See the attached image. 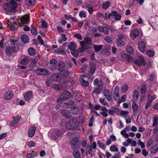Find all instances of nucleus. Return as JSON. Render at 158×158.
I'll return each mask as SVG.
<instances>
[{
	"mask_svg": "<svg viewBox=\"0 0 158 158\" xmlns=\"http://www.w3.org/2000/svg\"><path fill=\"white\" fill-rule=\"evenodd\" d=\"M17 7L16 3L14 0H11L10 3H7L3 6V8L6 14L12 15Z\"/></svg>",
	"mask_w": 158,
	"mask_h": 158,
	"instance_id": "obj_1",
	"label": "nucleus"
},
{
	"mask_svg": "<svg viewBox=\"0 0 158 158\" xmlns=\"http://www.w3.org/2000/svg\"><path fill=\"white\" fill-rule=\"evenodd\" d=\"M11 47L8 46L6 48L5 51L7 54L10 55L14 52H16L19 50L17 45L18 41L12 39L10 40Z\"/></svg>",
	"mask_w": 158,
	"mask_h": 158,
	"instance_id": "obj_2",
	"label": "nucleus"
},
{
	"mask_svg": "<svg viewBox=\"0 0 158 158\" xmlns=\"http://www.w3.org/2000/svg\"><path fill=\"white\" fill-rule=\"evenodd\" d=\"M71 121L68 122L65 124V127L69 130L75 129L77 125V119L74 116H72L71 118Z\"/></svg>",
	"mask_w": 158,
	"mask_h": 158,
	"instance_id": "obj_3",
	"label": "nucleus"
},
{
	"mask_svg": "<svg viewBox=\"0 0 158 158\" xmlns=\"http://www.w3.org/2000/svg\"><path fill=\"white\" fill-rule=\"evenodd\" d=\"M70 94L68 91H65L62 94H61L60 97L57 100L58 102H60L62 101H64L70 97Z\"/></svg>",
	"mask_w": 158,
	"mask_h": 158,
	"instance_id": "obj_4",
	"label": "nucleus"
},
{
	"mask_svg": "<svg viewBox=\"0 0 158 158\" xmlns=\"http://www.w3.org/2000/svg\"><path fill=\"white\" fill-rule=\"evenodd\" d=\"M79 140L77 138H74L70 142V146L73 149L75 150L79 147Z\"/></svg>",
	"mask_w": 158,
	"mask_h": 158,
	"instance_id": "obj_5",
	"label": "nucleus"
},
{
	"mask_svg": "<svg viewBox=\"0 0 158 158\" xmlns=\"http://www.w3.org/2000/svg\"><path fill=\"white\" fill-rule=\"evenodd\" d=\"M133 62L135 64L139 66H140L142 64L144 66L146 64L144 58L141 56H139L138 59H134Z\"/></svg>",
	"mask_w": 158,
	"mask_h": 158,
	"instance_id": "obj_6",
	"label": "nucleus"
},
{
	"mask_svg": "<svg viewBox=\"0 0 158 158\" xmlns=\"http://www.w3.org/2000/svg\"><path fill=\"white\" fill-rule=\"evenodd\" d=\"M57 61L54 59H52L50 61V65L49 66L50 69L53 72L56 71L57 69Z\"/></svg>",
	"mask_w": 158,
	"mask_h": 158,
	"instance_id": "obj_7",
	"label": "nucleus"
},
{
	"mask_svg": "<svg viewBox=\"0 0 158 158\" xmlns=\"http://www.w3.org/2000/svg\"><path fill=\"white\" fill-rule=\"evenodd\" d=\"M111 16L114 17V19L116 20L119 21L121 19V16L120 14H118V12L116 11H113L110 13L108 14V17L110 18Z\"/></svg>",
	"mask_w": 158,
	"mask_h": 158,
	"instance_id": "obj_8",
	"label": "nucleus"
},
{
	"mask_svg": "<svg viewBox=\"0 0 158 158\" xmlns=\"http://www.w3.org/2000/svg\"><path fill=\"white\" fill-rule=\"evenodd\" d=\"M61 132L58 129H55L52 132L51 138L55 139L59 137L62 135Z\"/></svg>",
	"mask_w": 158,
	"mask_h": 158,
	"instance_id": "obj_9",
	"label": "nucleus"
},
{
	"mask_svg": "<svg viewBox=\"0 0 158 158\" xmlns=\"http://www.w3.org/2000/svg\"><path fill=\"white\" fill-rule=\"evenodd\" d=\"M103 84L102 82H101L98 85V87L95 88L92 92V94H100L103 88Z\"/></svg>",
	"mask_w": 158,
	"mask_h": 158,
	"instance_id": "obj_10",
	"label": "nucleus"
},
{
	"mask_svg": "<svg viewBox=\"0 0 158 158\" xmlns=\"http://www.w3.org/2000/svg\"><path fill=\"white\" fill-rule=\"evenodd\" d=\"M119 89L118 86H116L113 90V96L114 99L116 101L119 99Z\"/></svg>",
	"mask_w": 158,
	"mask_h": 158,
	"instance_id": "obj_11",
	"label": "nucleus"
},
{
	"mask_svg": "<svg viewBox=\"0 0 158 158\" xmlns=\"http://www.w3.org/2000/svg\"><path fill=\"white\" fill-rule=\"evenodd\" d=\"M21 117L18 115L13 118V120L12 121L10 124V126L11 127H14L17 125L19 123V120L21 119Z\"/></svg>",
	"mask_w": 158,
	"mask_h": 158,
	"instance_id": "obj_12",
	"label": "nucleus"
},
{
	"mask_svg": "<svg viewBox=\"0 0 158 158\" xmlns=\"http://www.w3.org/2000/svg\"><path fill=\"white\" fill-rule=\"evenodd\" d=\"M36 130V127L35 126H33L30 127L28 132L29 137H33L35 134Z\"/></svg>",
	"mask_w": 158,
	"mask_h": 158,
	"instance_id": "obj_13",
	"label": "nucleus"
},
{
	"mask_svg": "<svg viewBox=\"0 0 158 158\" xmlns=\"http://www.w3.org/2000/svg\"><path fill=\"white\" fill-rule=\"evenodd\" d=\"M23 96L25 100L27 101H28L33 97L32 93L31 91H29L24 93Z\"/></svg>",
	"mask_w": 158,
	"mask_h": 158,
	"instance_id": "obj_14",
	"label": "nucleus"
},
{
	"mask_svg": "<svg viewBox=\"0 0 158 158\" xmlns=\"http://www.w3.org/2000/svg\"><path fill=\"white\" fill-rule=\"evenodd\" d=\"M138 48L140 52L143 53L145 51V44L144 42L139 41L138 44Z\"/></svg>",
	"mask_w": 158,
	"mask_h": 158,
	"instance_id": "obj_15",
	"label": "nucleus"
},
{
	"mask_svg": "<svg viewBox=\"0 0 158 158\" xmlns=\"http://www.w3.org/2000/svg\"><path fill=\"white\" fill-rule=\"evenodd\" d=\"M104 95L106 99L110 101L112 100V97L110 91L107 89H105L103 91Z\"/></svg>",
	"mask_w": 158,
	"mask_h": 158,
	"instance_id": "obj_16",
	"label": "nucleus"
},
{
	"mask_svg": "<svg viewBox=\"0 0 158 158\" xmlns=\"http://www.w3.org/2000/svg\"><path fill=\"white\" fill-rule=\"evenodd\" d=\"M13 92L10 91L4 94V98L6 100H9L13 97Z\"/></svg>",
	"mask_w": 158,
	"mask_h": 158,
	"instance_id": "obj_17",
	"label": "nucleus"
},
{
	"mask_svg": "<svg viewBox=\"0 0 158 158\" xmlns=\"http://www.w3.org/2000/svg\"><path fill=\"white\" fill-rule=\"evenodd\" d=\"M48 73V70L45 69L39 68L37 74L39 75H47Z\"/></svg>",
	"mask_w": 158,
	"mask_h": 158,
	"instance_id": "obj_18",
	"label": "nucleus"
},
{
	"mask_svg": "<svg viewBox=\"0 0 158 158\" xmlns=\"http://www.w3.org/2000/svg\"><path fill=\"white\" fill-rule=\"evenodd\" d=\"M98 30L100 32H102L105 34H108L109 33L108 29L105 27L99 26L98 28Z\"/></svg>",
	"mask_w": 158,
	"mask_h": 158,
	"instance_id": "obj_19",
	"label": "nucleus"
},
{
	"mask_svg": "<svg viewBox=\"0 0 158 158\" xmlns=\"http://www.w3.org/2000/svg\"><path fill=\"white\" fill-rule=\"evenodd\" d=\"M139 33V31L138 29H134L132 31L131 34V37L133 38H135L138 36Z\"/></svg>",
	"mask_w": 158,
	"mask_h": 158,
	"instance_id": "obj_20",
	"label": "nucleus"
},
{
	"mask_svg": "<svg viewBox=\"0 0 158 158\" xmlns=\"http://www.w3.org/2000/svg\"><path fill=\"white\" fill-rule=\"evenodd\" d=\"M38 154L37 152L32 151L31 153H27L26 156V158H34L36 157Z\"/></svg>",
	"mask_w": 158,
	"mask_h": 158,
	"instance_id": "obj_21",
	"label": "nucleus"
},
{
	"mask_svg": "<svg viewBox=\"0 0 158 158\" xmlns=\"http://www.w3.org/2000/svg\"><path fill=\"white\" fill-rule=\"evenodd\" d=\"M61 114L63 116H65L67 118H69L72 117L70 115L69 111L68 110H63L61 112Z\"/></svg>",
	"mask_w": 158,
	"mask_h": 158,
	"instance_id": "obj_22",
	"label": "nucleus"
},
{
	"mask_svg": "<svg viewBox=\"0 0 158 158\" xmlns=\"http://www.w3.org/2000/svg\"><path fill=\"white\" fill-rule=\"evenodd\" d=\"M96 65L94 62H91L90 63V73L92 74H94L96 70Z\"/></svg>",
	"mask_w": 158,
	"mask_h": 158,
	"instance_id": "obj_23",
	"label": "nucleus"
},
{
	"mask_svg": "<svg viewBox=\"0 0 158 158\" xmlns=\"http://www.w3.org/2000/svg\"><path fill=\"white\" fill-rule=\"evenodd\" d=\"M150 152L153 154L156 153L158 151V145L155 144L151 147L149 149Z\"/></svg>",
	"mask_w": 158,
	"mask_h": 158,
	"instance_id": "obj_24",
	"label": "nucleus"
},
{
	"mask_svg": "<svg viewBox=\"0 0 158 158\" xmlns=\"http://www.w3.org/2000/svg\"><path fill=\"white\" fill-rule=\"evenodd\" d=\"M70 111L71 114L75 115L78 114L79 112L78 108L75 106L72 107L70 110Z\"/></svg>",
	"mask_w": 158,
	"mask_h": 158,
	"instance_id": "obj_25",
	"label": "nucleus"
},
{
	"mask_svg": "<svg viewBox=\"0 0 158 158\" xmlns=\"http://www.w3.org/2000/svg\"><path fill=\"white\" fill-rule=\"evenodd\" d=\"M57 69L60 72L64 70V64L62 61H60L58 64V67Z\"/></svg>",
	"mask_w": 158,
	"mask_h": 158,
	"instance_id": "obj_26",
	"label": "nucleus"
},
{
	"mask_svg": "<svg viewBox=\"0 0 158 158\" xmlns=\"http://www.w3.org/2000/svg\"><path fill=\"white\" fill-rule=\"evenodd\" d=\"M30 59L27 57H25L22 59L20 61V63L21 64L26 65L29 63Z\"/></svg>",
	"mask_w": 158,
	"mask_h": 158,
	"instance_id": "obj_27",
	"label": "nucleus"
},
{
	"mask_svg": "<svg viewBox=\"0 0 158 158\" xmlns=\"http://www.w3.org/2000/svg\"><path fill=\"white\" fill-rule=\"evenodd\" d=\"M68 47L69 49L71 51L74 49H75L76 47L75 43L73 42H71L69 43L68 45Z\"/></svg>",
	"mask_w": 158,
	"mask_h": 158,
	"instance_id": "obj_28",
	"label": "nucleus"
},
{
	"mask_svg": "<svg viewBox=\"0 0 158 158\" xmlns=\"http://www.w3.org/2000/svg\"><path fill=\"white\" fill-rule=\"evenodd\" d=\"M29 17L28 16H23L21 18V22L23 24H26L28 23Z\"/></svg>",
	"mask_w": 158,
	"mask_h": 158,
	"instance_id": "obj_29",
	"label": "nucleus"
},
{
	"mask_svg": "<svg viewBox=\"0 0 158 158\" xmlns=\"http://www.w3.org/2000/svg\"><path fill=\"white\" fill-rule=\"evenodd\" d=\"M92 145L89 146L87 147V149L86 150V155H87L88 154H89L90 155V156H92Z\"/></svg>",
	"mask_w": 158,
	"mask_h": 158,
	"instance_id": "obj_30",
	"label": "nucleus"
},
{
	"mask_svg": "<svg viewBox=\"0 0 158 158\" xmlns=\"http://www.w3.org/2000/svg\"><path fill=\"white\" fill-rule=\"evenodd\" d=\"M21 40L23 42L27 43L28 41L29 38L27 35L24 34L21 36Z\"/></svg>",
	"mask_w": 158,
	"mask_h": 158,
	"instance_id": "obj_31",
	"label": "nucleus"
},
{
	"mask_svg": "<svg viewBox=\"0 0 158 158\" xmlns=\"http://www.w3.org/2000/svg\"><path fill=\"white\" fill-rule=\"evenodd\" d=\"M79 81L82 85L85 87L87 86L89 84V82L88 81L84 80L83 78H82V77L79 79Z\"/></svg>",
	"mask_w": 158,
	"mask_h": 158,
	"instance_id": "obj_32",
	"label": "nucleus"
},
{
	"mask_svg": "<svg viewBox=\"0 0 158 158\" xmlns=\"http://www.w3.org/2000/svg\"><path fill=\"white\" fill-rule=\"evenodd\" d=\"M25 2L28 6H29L34 5L35 3V0H25Z\"/></svg>",
	"mask_w": 158,
	"mask_h": 158,
	"instance_id": "obj_33",
	"label": "nucleus"
},
{
	"mask_svg": "<svg viewBox=\"0 0 158 158\" xmlns=\"http://www.w3.org/2000/svg\"><path fill=\"white\" fill-rule=\"evenodd\" d=\"M139 96V93L137 90H135L133 94V98L135 100H137Z\"/></svg>",
	"mask_w": 158,
	"mask_h": 158,
	"instance_id": "obj_34",
	"label": "nucleus"
},
{
	"mask_svg": "<svg viewBox=\"0 0 158 158\" xmlns=\"http://www.w3.org/2000/svg\"><path fill=\"white\" fill-rule=\"evenodd\" d=\"M126 50L127 52L131 55L134 54V51L133 48L131 46H128L126 48Z\"/></svg>",
	"mask_w": 158,
	"mask_h": 158,
	"instance_id": "obj_35",
	"label": "nucleus"
},
{
	"mask_svg": "<svg viewBox=\"0 0 158 158\" xmlns=\"http://www.w3.org/2000/svg\"><path fill=\"white\" fill-rule=\"evenodd\" d=\"M28 53L30 56H33L36 53L35 49L32 48H30L28 49Z\"/></svg>",
	"mask_w": 158,
	"mask_h": 158,
	"instance_id": "obj_36",
	"label": "nucleus"
},
{
	"mask_svg": "<svg viewBox=\"0 0 158 158\" xmlns=\"http://www.w3.org/2000/svg\"><path fill=\"white\" fill-rule=\"evenodd\" d=\"M85 7L87 8V10L90 14L91 15L94 12L93 7L89 4H86Z\"/></svg>",
	"mask_w": 158,
	"mask_h": 158,
	"instance_id": "obj_37",
	"label": "nucleus"
},
{
	"mask_svg": "<svg viewBox=\"0 0 158 158\" xmlns=\"http://www.w3.org/2000/svg\"><path fill=\"white\" fill-rule=\"evenodd\" d=\"M69 74V71L67 70H63L61 72V77H67Z\"/></svg>",
	"mask_w": 158,
	"mask_h": 158,
	"instance_id": "obj_38",
	"label": "nucleus"
},
{
	"mask_svg": "<svg viewBox=\"0 0 158 158\" xmlns=\"http://www.w3.org/2000/svg\"><path fill=\"white\" fill-rule=\"evenodd\" d=\"M96 52H98L102 49V46L101 45H97L94 44L93 46Z\"/></svg>",
	"mask_w": 158,
	"mask_h": 158,
	"instance_id": "obj_39",
	"label": "nucleus"
},
{
	"mask_svg": "<svg viewBox=\"0 0 158 158\" xmlns=\"http://www.w3.org/2000/svg\"><path fill=\"white\" fill-rule=\"evenodd\" d=\"M73 155L75 158H81L80 153L79 151H74Z\"/></svg>",
	"mask_w": 158,
	"mask_h": 158,
	"instance_id": "obj_40",
	"label": "nucleus"
},
{
	"mask_svg": "<svg viewBox=\"0 0 158 158\" xmlns=\"http://www.w3.org/2000/svg\"><path fill=\"white\" fill-rule=\"evenodd\" d=\"M39 69V68L36 65H32L30 66V70L36 71L37 72H38Z\"/></svg>",
	"mask_w": 158,
	"mask_h": 158,
	"instance_id": "obj_41",
	"label": "nucleus"
},
{
	"mask_svg": "<svg viewBox=\"0 0 158 158\" xmlns=\"http://www.w3.org/2000/svg\"><path fill=\"white\" fill-rule=\"evenodd\" d=\"M125 40H117V46L119 47H122L125 44Z\"/></svg>",
	"mask_w": 158,
	"mask_h": 158,
	"instance_id": "obj_42",
	"label": "nucleus"
},
{
	"mask_svg": "<svg viewBox=\"0 0 158 158\" xmlns=\"http://www.w3.org/2000/svg\"><path fill=\"white\" fill-rule=\"evenodd\" d=\"M97 144L99 147L102 149L104 150L105 149L106 146L105 144L100 142L99 140L97 141Z\"/></svg>",
	"mask_w": 158,
	"mask_h": 158,
	"instance_id": "obj_43",
	"label": "nucleus"
},
{
	"mask_svg": "<svg viewBox=\"0 0 158 158\" xmlns=\"http://www.w3.org/2000/svg\"><path fill=\"white\" fill-rule=\"evenodd\" d=\"M150 21L152 23L154 24L155 23H156V21H157V25L158 27V16H156L154 17H152Z\"/></svg>",
	"mask_w": 158,
	"mask_h": 158,
	"instance_id": "obj_44",
	"label": "nucleus"
},
{
	"mask_svg": "<svg viewBox=\"0 0 158 158\" xmlns=\"http://www.w3.org/2000/svg\"><path fill=\"white\" fill-rule=\"evenodd\" d=\"M128 88V87L127 85H123L121 88V92L123 93H124L126 92Z\"/></svg>",
	"mask_w": 158,
	"mask_h": 158,
	"instance_id": "obj_45",
	"label": "nucleus"
},
{
	"mask_svg": "<svg viewBox=\"0 0 158 158\" xmlns=\"http://www.w3.org/2000/svg\"><path fill=\"white\" fill-rule=\"evenodd\" d=\"M110 2L109 1H106L102 4V8L104 9H106L109 6Z\"/></svg>",
	"mask_w": 158,
	"mask_h": 158,
	"instance_id": "obj_46",
	"label": "nucleus"
},
{
	"mask_svg": "<svg viewBox=\"0 0 158 158\" xmlns=\"http://www.w3.org/2000/svg\"><path fill=\"white\" fill-rule=\"evenodd\" d=\"M146 90V87L145 84H143L142 85L140 93L142 94H144Z\"/></svg>",
	"mask_w": 158,
	"mask_h": 158,
	"instance_id": "obj_47",
	"label": "nucleus"
},
{
	"mask_svg": "<svg viewBox=\"0 0 158 158\" xmlns=\"http://www.w3.org/2000/svg\"><path fill=\"white\" fill-rule=\"evenodd\" d=\"M31 33L34 35H36L37 33L36 28L34 27H31Z\"/></svg>",
	"mask_w": 158,
	"mask_h": 158,
	"instance_id": "obj_48",
	"label": "nucleus"
},
{
	"mask_svg": "<svg viewBox=\"0 0 158 158\" xmlns=\"http://www.w3.org/2000/svg\"><path fill=\"white\" fill-rule=\"evenodd\" d=\"M110 150L112 152H118V148L115 145H113L111 146Z\"/></svg>",
	"mask_w": 158,
	"mask_h": 158,
	"instance_id": "obj_49",
	"label": "nucleus"
},
{
	"mask_svg": "<svg viewBox=\"0 0 158 158\" xmlns=\"http://www.w3.org/2000/svg\"><path fill=\"white\" fill-rule=\"evenodd\" d=\"M132 109L135 111H137L138 109V106L134 102L132 104Z\"/></svg>",
	"mask_w": 158,
	"mask_h": 158,
	"instance_id": "obj_50",
	"label": "nucleus"
},
{
	"mask_svg": "<svg viewBox=\"0 0 158 158\" xmlns=\"http://www.w3.org/2000/svg\"><path fill=\"white\" fill-rule=\"evenodd\" d=\"M156 98V97L155 95L153 94V95H150V94L148 97V100L152 102L153 100L155 99Z\"/></svg>",
	"mask_w": 158,
	"mask_h": 158,
	"instance_id": "obj_51",
	"label": "nucleus"
},
{
	"mask_svg": "<svg viewBox=\"0 0 158 158\" xmlns=\"http://www.w3.org/2000/svg\"><path fill=\"white\" fill-rule=\"evenodd\" d=\"M146 54L148 56L152 57L154 56V53L153 51L148 50L146 52Z\"/></svg>",
	"mask_w": 158,
	"mask_h": 158,
	"instance_id": "obj_52",
	"label": "nucleus"
},
{
	"mask_svg": "<svg viewBox=\"0 0 158 158\" xmlns=\"http://www.w3.org/2000/svg\"><path fill=\"white\" fill-rule=\"evenodd\" d=\"M71 54L75 57L77 56H78V51L76 50L75 49H74L72 50L71 51Z\"/></svg>",
	"mask_w": 158,
	"mask_h": 158,
	"instance_id": "obj_53",
	"label": "nucleus"
},
{
	"mask_svg": "<svg viewBox=\"0 0 158 158\" xmlns=\"http://www.w3.org/2000/svg\"><path fill=\"white\" fill-rule=\"evenodd\" d=\"M84 40L85 41L87 44H90L92 41L91 39L88 36H86L85 37Z\"/></svg>",
	"mask_w": 158,
	"mask_h": 158,
	"instance_id": "obj_54",
	"label": "nucleus"
},
{
	"mask_svg": "<svg viewBox=\"0 0 158 158\" xmlns=\"http://www.w3.org/2000/svg\"><path fill=\"white\" fill-rule=\"evenodd\" d=\"M119 55L121 56V57L123 59H126L128 56V55H127L125 53L122 51L120 52Z\"/></svg>",
	"mask_w": 158,
	"mask_h": 158,
	"instance_id": "obj_55",
	"label": "nucleus"
},
{
	"mask_svg": "<svg viewBox=\"0 0 158 158\" xmlns=\"http://www.w3.org/2000/svg\"><path fill=\"white\" fill-rule=\"evenodd\" d=\"M27 145L29 147H33L35 146V143L34 141H31L27 143Z\"/></svg>",
	"mask_w": 158,
	"mask_h": 158,
	"instance_id": "obj_56",
	"label": "nucleus"
},
{
	"mask_svg": "<svg viewBox=\"0 0 158 158\" xmlns=\"http://www.w3.org/2000/svg\"><path fill=\"white\" fill-rule=\"evenodd\" d=\"M118 37L117 40H126L125 38L123 36L122 34H119L118 35Z\"/></svg>",
	"mask_w": 158,
	"mask_h": 158,
	"instance_id": "obj_57",
	"label": "nucleus"
},
{
	"mask_svg": "<svg viewBox=\"0 0 158 158\" xmlns=\"http://www.w3.org/2000/svg\"><path fill=\"white\" fill-rule=\"evenodd\" d=\"M158 121V118L157 117H154L153 119L152 126L154 127L156 126L157 124Z\"/></svg>",
	"mask_w": 158,
	"mask_h": 158,
	"instance_id": "obj_58",
	"label": "nucleus"
},
{
	"mask_svg": "<svg viewBox=\"0 0 158 158\" xmlns=\"http://www.w3.org/2000/svg\"><path fill=\"white\" fill-rule=\"evenodd\" d=\"M59 78V76L56 74L51 76L50 77L51 79L53 81H56V79Z\"/></svg>",
	"mask_w": 158,
	"mask_h": 158,
	"instance_id": "obj_59",
	"label": "nucleus"
},
{
	"mask_svg": "<svg viewBox=\"0 0 158 158\" xmlns=\"http://www.w3.org/2000/svg\"><path fill=\"white\" fill-rule=\"evenodd\" d=\"M104 40L108 43H111L112 41L111 38L109 36L105 37L104 38Z\"/></svg>",
	"mask_w": 158,
	"mask_h": 158,
	"instance_id": "obj_60",
	"label": "nucleus"
},
{
	"mask_svg": "<svg viewBox=\"0 0 158 158\" xmlns=\"http://www.w3.org/2000/svg\"><path fill=\"white\" fill-rule=\"evenodd\" d=\"M153 142V140L151 139H150L148 141L146 146L147 147H149Z\"/></svg>",
	"mask_w": 158,
	"mask_h": 158,
	"instance_id": "obj_61",
	"label": "nucleus"
},
{
	"mask_svg": "<svg viewBox=\"0 0 158 158\" xmlns=\"http://www.w3.org/2000/svg\"><path fill=\"white\" fill-rule=\"evenodd\" d=\"M74 37L79 39L80 40H81L82 39L81 35L79 33L76 34L74 35Z\"/></svg>",
	"mask_w": 158,
	"mask_h": 158,
	"instance_id": "obj_62",
	"label": "nucleus"
},
{
	"mask_svg": "<svg viewBox=\"0 0 158 158\" xmlns=\"http://www.w3.org/2000/svg\"><path fill=\"white\" fill-rule=\"evenodd\" d=\"M53 87L56 90H59L61 89V86L59 85L55 84L53 85Z\"/></svg>",
	"mask_w": 158,
	"mask_h": 158,
	"instance_id": "obj_63",
	"label": "nucleus"
},
{
	"mask_svg": "<svg viewBox=\"0 0 158 158\" xmlns=\"http://www.w3.org/2000/svg\"><path fill=\"white\" fill-rule=\"evenodd\" d=\"M79 15L81 17L85 18L86 17V14L83 11L79 13Z\"/></svg>",
	"mask_w": 158,
	"mask_h": 158,
	"instance_id": "obj_64",
	"label": "nucleus"
}]
</instances>
